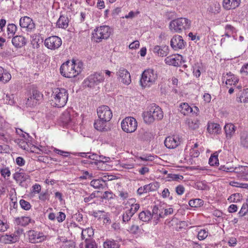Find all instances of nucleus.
I'll return each mask as SVG.
<instances>
[{
    "instance_id": "1",
    "label": "nucleus",
    "mask_w": 248,
    "mask_h": 248,
    "mask_svg": "<svg viewBox=\"0 0 248 248\" xmlns=\"http://www.w3.org/2000/svg\"><path fill=\"white\" fill-rule=\"evenodd\" d=\"M67 91L63 88L53 89L50 96L51 104L52 106L61 108L63 107L68 100Z\"/></svg>"
},
{
    "instance_id": "2",
    "label": "nucleus",
    "mask_w": 248,
    "mask_h": 248,
    "mask_svg": "<svg viewBox=\"0 0 248 248\" xmlns=\"http://www.w3.org/2000/svg\"><path fill=\"white\" fill-rule=\"evenodd\" d=\"M191 21L186 18L180 17L171 21L169 27L171 31L180 33L190 29Z\"/></svg>"
},
{
    "instance_id": "3",
    "label": "nucleus",
    "mask_w": 248,
    "mask_h": 248,
    "mask_svg": "<svg viewBox=\"0 0 248 248\" xmlns=\"http://www.w3.org/2000/svg\"><path fill=\"white\" fill-rule=\"evenodd\" d=\"M157 78L156 73L154 70L151 69L145 70L141 75L140 80V85L143 88L150 87L155 83Z\"/></svg>"
},
{
    "instance_id": "4",
    "label": "nucleus",
    "mask_w": 248,
    "mask_h": 248,
    "mask_svg": "<svg viewBox=\"0 0 248 248\" xmlns=\"http://www.w3.org/2000/svg\"><path fill=\"white\" fill-rule=\"evenodd\" d=\"M111 31L108 26L96 27L92 33V40L96 43L100 42L103 39H108L110 35Z\"/></svg>"
},
{
    "instance_id": "5",
    "label": "nucleus",
    "mask_w": 248,
    "mask_h": 248,
    "mask_svg": "<svg viewBox=\"0 0 248 248\" xmlns=\"http://www.w3.org/2000/svg\"><path fill=\"white\" fill-rule=\"evenodd\" d=\"M60 71L61 75L65 78H72L76 77V61L73 59L72 62L69 61H66L61 65Z\"/></svg>"
},
{
    "instance_id": "6",
    "label": "nucleus",
    "mask_w": 248,
    "mask_h": 248,
    "mask_svg": "<svg viewBox=\"0 0 248 248\" xmlns=\"http://www.w3.org/2000/svg\"><path fill=\"white\" fill-rule=\"evenodd\" d=\"M121 127L123 131L126 133H132L137 128V122L132 117H127L124 119L121 123Z\"/></svg>"
},
{
    "instance_id": "7",
    "label": "nucleus",
    "mask_w": 248,
    "mask_h": 248,
    "mask_svg": "<svg viewBox=\"0 0 248 248\" xmlns=\"http://www.w3.org/2000/svg\"><path fill=\"white\" fill-rule=\"evenodd\" d=\"M98 118L101 120H105V122H109L112 117V112L110 108L107 106H102L97 109Z\"/></svg>"
},
{
    "instance_id": "8",
    "label": "nucleus",
    "mask_w": 248,
    "mask_h": 248,
    "mask_svg": "<svg viewBox=\"0 0 248 248\" xmlns=\"http://www.w3.org/2000/svg\"><path fill=\"white\" fill-rule=\"evenodd\" d=\"M62 44L61 39L57 36L47 38L44 42L45 46L48 49L55 50L58 48Z\"/></svg>"
},
{
    "instance_id": "9",
    "label": "nucleus",
    "mask_w": 248,
    "mask_h": 248,
    "mask_svg": "<svg viewBox=\"0 0 248 248\" xmlns=\"http://www.w3.org/2000/svg\"><path fill=\"white\" fill-rule=\"evenodd\" d=\"M43 98V94L38 90L33 89L31 93L30 96L28 97L26 104L28 107H33L36 105L38 102Z\"/></svg>"
},
{
    "instance_id": "10",
    "label": "nucleus",
    "mask_w": 248,
    "mask_h": 248,
    "mask_svg": "<svg viewBox=\"0 0 248 248\" xmlns=\"http://www.w3.org/2000/svg\"><path fill=\"white\" fill-rule=\"evenodd\" d=\"M19 25L21 28L27 32H31L35 30V24L33 20L29 16L22 17L19 20Z\"/></svg>"
},
{
    "instance_id": "11",
    "label": "nucleus",
    "mask_w": 248,
    "mask_h": 248,
    "mask_svg": "<svg viewBox=\"0 0 248 248\" xmlns=\"http://www.w3.org/2000/svg\"><path fill=\"white\" fill-rule=\"evenodd\" d=\"M104 80V76L100 73H95L90 75L85 80L88 87L92 88L103 82Z\"/></svg>"
},
{
    "instance_id": "12",
    "label": "nucleus",
    "mask_w": 248,
    "mask_h": 248,
    "mask_svg": "<svg viewBox=\"0 0 248 248\" xmlns=\"http://www.w3.org/2000/svg\"><path fill=\"white\" fill-rule=\"evenodd\" d=\"M28 235L30 242L31 243H40L46 239V236L44 235L42 232L34 230L29 231Z\"/></svg>"
},
{
    "instance_id": "13",
    "label": "nucleus",
    "mask_w": 248,
    "mask_h": 248,
    "mask_svg": "<svg viewBox=\"0 0 248 248\" xmlns=\"http://www.w3.org/2000/svg\"><path fill=\"white\" fill-rule=\"evenodd\" d=\"M170 45L174 50H176L184 48L186 42H184L181 36L175 35L171 38Z\"/></svg>"
},
{
    "instance_id": "14",
    "label": "nucleus",
    "mask_w": 248,
    "mask_h": 248,
    "mask_svg": "<svg viewBox=\"0 0 248 248\" xmlns=\"http://www.w3.org/2000/svg\"><path fill=\"white\" fill-rule=\"evenodd\" d=\"M119 80L122 83L128 85L131 82V76L128 71L123 67H121L117 72Z\"/></svg>"
},
{
    "instance_id": "15",
    "label": "nucleus",
    "mask_w": 248,
    "mask_h": 248,
    "mask_svg": "<svg viewBox=\"0 0 248 248\" xmlns=\"http://www.w3.org/2000/svg\"><path fill=\"white\" fill-rule=\"evenodd\" d=\"M180 139L178 136H169L166 138L164 144L169 149H174L180 143Z\"/></svg>"
},
{
    "instance_id": "16",
    "label": "nucleus",
    "mask_w": 248,
    "mask_h": 248,
    "mask_svg": "<svg viewBox=\"0 0 248 248\" xmlns=\"http://www.w3.org/2000/svg\"><path fill=\"white\" fill-rule=\"evenodd\" d=\"M234 172L236 174L237 177L243 180L247 181L248 178V166H239L234 168Z\"/></svg>"
},
{
    "instance_id": "17",
    "label": "nucleus",
    "mask_w": 248,
    "mask_h": 248,
    "mask_svg": "<svg viewBox=\"0 0 248 248\" xmlns=\"http://www.w3.org/2000/svg\"><path fill=\"white\" fill-rule=\"evenodd\" d=\"M149 111L155 120H160L163 117V112L161 108L155 104H152L149 107Z\"/></svg>"
},
{
    "instance_id": "18",
    "label": "nucleus",
    "mask_w": 248,
    "mask_h": 248,
    "mask_svg": "<svg viewBox=\"0 0 248 248\" xmlns=\"http://www.w3.org/2000/svg\"><path fill=\"white\" fill-rule=\"evenodd\" d=\"M12 43L16 48H21L26 45L27 40L22 35H16L13 37Z\"/></svg>"
},
{
    "instance_id": "19",
    "label": "nucleus",
    "mask_w": 248,
    "mask_h": 248,
    "mask_svg": "<svg viewBox=\"0 0 248 248\" xmlns=\"http://www.w3.org/2000/svg\"><path fill=\"white\" fill-rule=\"evenodd\" d=\"M138 138L142 141H150L154 138V135L151 131L141 129L139 131Z\"/></svg>"
},
{
    "instance_id": "20",
    "label": "nucleus",
    "mask_w": 248,
    "mask_h": 248,
    "mask_svg": "<svg viewBox=\"0 0 248 248\" xmlns=\"http://www.w3.org/2000/svg\"><path fill=\"white\" fill-rule=\"evenodd\" d=\"M153 51L158 56L163 57L169 54V47L167 46H155L153 49Z\"/></svg>"
},
{
    "instance_id": "21",
    "label": "nucleus",
    "mask_w": 248,
    "mask_h": 248,
    "mask_svg": "<svg viewBox=\"0 0 248 248\" xmlns=\"http://www.w3.org/2000/svg\"><path fill=\"white\" fill-rule=\"evenodd\" d=\"M181 58L180 55H173L167 57L165 59V62L168 65L178 66L181 63Z\"/></svg>"
},
{
    "instance_id": "22",
    "label": "nucleus",
    "mask_w": 248,
    "mask_h": 248,
    "mask_svg": "<svg viewBox=\"0 0 248 248\" xmlns=\"http://www.w3.org/2000/svg\"><path fill=\"white\" fill-rule=\"evenodd\" d=\"M0 239L5 244H12L18 241L17 235L14 234L13 233L11 234L2 235L0 237Z\"/></svg>"
},
{
    "instance_id": "23",
    "label": "nucleus",
    "mask_w": 248,
    "mask_h": 248,
    "mask_svg": "<svg viewBox=\"0 0 248 248\" xmlns=\"http://www.w3.org/2000/svg\"><path fill=\"white\" fill-rule=\"evenodd\" d=\"M236 101L238 102L248 103V89L240 90L236 94Z\"/></svg>"
},
{
    "instance_id": "24",
    "label": "nucleus",
    "mask_w": 248,
    "mask_h": 248,
    "mask_svg": "<svg viewBox=\"0 0 248 248\" xmlns=\"http://www.w3.org/2000/svg\"><path fill=\"white\" fill-rule=\"evenodd\" d=\"M13 178L20 186H23V183L29 179V176L22 172H16L14 173Z\"/></svg>"
},
{
    "instance_id": "25",
    "label": "nucleus",
    "mask_w": 248,
    "mask_h": 248,
    "mask_svg": "<svg viewBox=\"0 0 248 248\" xmlns=\"http://www.w3.org/2000/svg\"><path fill=\"white\" fill-rule=\"evenodd\" d=\"M104 120L99 118V119L95 121L94 127L96 130L100 131H106L107 130V124L108 122H105Z\"/></svg>"
},
{
    "instance_id": "26",
    "label": "nucleus",
    "mask_w": 248,
    "mask_h": 248,
    "mask_svg": "<svg viewBox=\"0 0 248 248\" xmlns=\"http://www.w3.org/2000/svg\"><path fill=\"white\" fill-rule=\"evenodd\" d=\"M226 138L230 139L234 134L235 131V126L232 124H226L224 127Z\"/></svg>"
},
{
    "instance_id": "27",
    "label": "nucleus",
    "mask_w": 248,
    "mask_h": 248,
    "mask_svg": "<svg viewBox=\"0 0 248 248\" xmlns=\"http://www.w3.org/2000/svg\"><path fill=\"white\" fill-rule=\"evenodd\" d=\"M207 130L210 134H219L221 132V128L219 124L210 123L208 124Z\"/></svg>"
},
{
    "instance_id": "28",
    "label": "nucleus",
    "mask_w": 248,
    "mask_h": 248,
    "mask_svg": "<svg viewBox=\"0 0 248 248\" xmlns=\"http://www.w3.org/2000/svg\"><path fill=\"white\" fill-rule=\"evenodd\" d=\"M240 144L244 148L248 149V132L243 131L240 133Z\"/></svg>"
},
{
    "instance_id": "29",
    "label": "nucleus",
    "mask_w": 248,
    "mask_h": 248,
    "mask_svg": "<svg viewBox=\"0 0 248 248\" xmlns=\"http://www.w3.org/2000/svg\"><path fill=\"white\" fill-rule=\"evenodd\" d=\"M69 19L67 16L61 15L57 22V26L59 28L66 29L68 26Z\"/></svg>"
},
{
    "instance_id": "30",
    "label": "nucleus",
    "mask_w": 248,
    "mask_h": 248,
    "mask_svg": "<svg viewBox=\"0 0 248 248\" xmlns=\"http://www.w3.org/2000/svg\"><path fill=\"white\" fill-rule=\"evenodd\" d=\"M11 78V74L7 72L2 67L0 66V81L5 83L9 81Z\"/></svg>"
},
{
    "instance_id": "31",
    "label": "nucleus",
    "mask_w": 248,
    "mask_h": 248,
    "mask_svg": "<svg viewBox=\"0 0 248 248\" xmlns=\"http://www.w3.org/2000/svg\"><path fill=\"white\" fill-rule=\"evenodd\" d=\"M179 110L184 115H188L192 112V108L186 103H181L180 105Z\"/></svg>"
},
{
    "instance_id": "32",
    "label": "nucleus",
    "mask_w": 248,
    "mask_h": 248,
    "mask_svg": "<svg viewBox=\"0 0 248 248\" xmlns=\"http://www.w3.org/2000/svg\"><path fill=\"white\" fill-rule=\"evenodd\" d=\"M139 217L142 221H148L152 218V214L149 211H142L139 214Z\"/></svg>"
},
{
    "instance_id": "33",
    "label": "nucleus",
    "mask_w": 248,
    "mask_h": 248,
    "mask_svg": "<svg viewBox=\"0 0 248 248\" xmlns=\"http://www.w3.org/2000/svg\"><path fill=\"white\" fill-rule=\"evenodd\" d=\"M106 181V179H94L91 182L90 185L95 188L99 189L103 187V184Z\"/></svg>"
},
{
    "instance_id": "34",
    "label": "nucleus",
    "mask_w": 248,
    "mask_h": 248,
    "mask_svg": "<svg viewBox=\"0 0 248 248\" xmlns=\"http://www.w3.org/2000/svg\"><path fill=\"white\" fill-rule=\"evenodd\" d=\"M71 115L68 111H64L62 114L60 120L64 124L69 125L71 120Z\"/></svg>"
},
{
    "instance_id": "35",
    "label": "nucleus",
    "mask_w": 248,
    "mask_h": 248,
    "mask_svg": "<svg viewBox=\"0 0 248 248\" xmlns=\"http://www.w3.org/2000/svg\"><path fill=\"white\" fill-rule=\"evenodd\" d=\"M144 187L147 193L151 191H155L159 188V184L156 182L151 183L148 185H145Z\"/></svg>"
},
{
    "instance_id": "36",
    "label": "nucleus",
    "mask_w": 248,
    "mask_h": 248,
    "mask_svg": "<svg viewBox=\"0 0 248 248\" xmlns=\"http://www.w3.org/2000/svg\"><path fill=\"white\" fill-rule=\"evenodd\" d=\"M142 116L143 117L144 121L146 124H150L153 123L155 121V118L153 117V115L150 112L149 110L146 112H143Z\"/></svg>"
},
{
    "instance_id": "37",
    "label": "nucleus",
    "mask_w": 248,
    "mask_h": 248,
    "mask_svg": "<svg viewBox=\"0 0 248 248\" xmlns=\"http://www.w3.org/2000/svg\"><path fill=\"white\" fill-rule=\"evenodd\" d=\"M142 229L141 228V225H139L136 223H133L128 229V231L132 234H136L139 233H141Z\"/></svg>"
},
{
    "instance_id": "38",
    "label": "nucleus",
    "mask_w": 248,
    "mask_h": 248,
    "mask_svg": "<svg viewBox=\"0 0 248 248\" xmlns=\"http://www.w3.org/2000/svg\"><path fill=\"white\" fill-rule=\"evenodd\" d=\"M104 248H119V245L114 240H107L103 244Z\"/></svg>"
},
{
    "instance_id": "39",
    "label": "nucleus",
    "mask_w": 248,
    "mask_h": 248,
    "mask_svg": "<svg viewBox=\"0 0 248 248\" xmlns=\"http://www.w3.org/2000/svg\"><path fill=\"white\" fill-rule=\"evenodd\" d=\"M188 204L192 207L197 208L202 206L203 201L200 199H195L190 200L188 202Z\"/></svg>"
},
{
    "instance_id": "40",
    "label": "nucleus",
    "mask_w": 248,
    "mask_h": 248,
    "mask_svg": "<svg viewBox=\"0 0 248 248\" xmlns=\"http://www.w3.org/2000/svg\"><path fill=\"white\" fill-rule=\"evenodd\" d=\"M31 218L28 217H21L16 218V223L22 226L28 225L31 222Z\"/></svg>"
},
{
    "instance_id": "41",
    "label": "nucleus",
    "mask_w": 248,
    "mask_h": 248,
    "mask_svg": "<svg viewBox=\"0 0 248 248\" xmlns=\"http://www.w3.org/2000/svg\"><path fill=\"white\" fill-rule=\"evenodd\" d=\"M209 164L212 166H217L219 164L218 154L217 152L211 155L209 159Z\"/></svg>"
},
{
    "instance_id": "42",
    "label": "nucleus",
    "mask_w": 248,
    "mask_h": 248,
    "mask_svg": "<svg viewBox=\"0 0 248 248\" xmlns=\"http://www.w3.org/2000/svg\"><path fill=\"white\" fill-rule=\"evenodd\" d=\"M242 195L240 193H235L231 195L228 199L230 202H237L242 199Z\"/></svg>"
},
{
    "instance_id": "43",
    "label": "nucleus",
    "mask_w": 248,
    "mask_h": 248,
    "mask_svg": "<svg viewBox=\"0 0 248 248\" xmlns=\"http://www.w3.org/2000/svg\"><path fill=\"white\" fill-rule=\"evenodd\" d=\"M166 178L168 179L169 181L171 180L179 181V180L183 179L184 177L183 175L179 174L169 173Z\"/></svg>"
},
{
    "instance_id": "44",
    "label": "nucleus",
    "mask_w": 248,
    "mask_h": 248,
    "mask_svg": "<svg viewBox=\"0 0 248 248\" xmlns=\"http://www.w3.org/2000/svg\"><path fill=\"white\" fill-rule=\"evenodd\" d=\"M163 209H162L161 206L158 207L156 206H154L152 210V213L151 214L152 215L159 214L160 217H164V215H163Z\"/></svg>"
},
{
    "instance_id": "45",
    "label": "nucleus",
    "mask_w": 248,
    "mask_h": 248,
    "mask_svg": "<svg viewBox=\"0 0 248 248\" xmlns=\"http://www.w3.org/2000/svg\"><path fill=\"white\" fill-rule=\"evenodd\" d=\"M0 173L5 179L8 180L10 176L11 172L8 168H5L0 170Z\"/></svg>"
},
{
    "instance_id": "46",
    "label": "nucleus",
    "mask_w": 248,
    "mask_h": 248,
    "mask_svg": "<svg viewBox=\"0 0 248 248\" xmlns=\"http://www.w3.org/2000/svg\"><path fill=\"white\" fill-rule=\"evenodd\" d=\"M248 212V205L247 203H244L241 208L240 211L238 212L239 217L245 216Z\"/></svg>"
},
{
    "instance_id": "47",
    "label": "nucleus",
    "mask_w": 248,
    "mask_h": 248,
    "mask_svg": "<svg viewBox=\"0 0 248 248\" xmlns=\"http://www.w3.org/2000/svg\"><path fill=\"white\" fill-rule=\"evenodd\" d=\"M208 235V232L205 229L201 230L198 234V238L200 240L205 239Z\"/></svg>"
},
{
    "instance_id": "48",
    "label": "nucleus",
    "mask_w": 248,
    "mask_h": 248,
    "mask_svg": "<svg viewBox=\"0 0 248 248\" xmlns=\"http://www.w3.org/2000/svg\"><path fill=\"white\" fill-rule=\"evenodd\" d=\"M19 203L21 208L25 210H29L31 208L30 202L24 200H21L19 202Z\"/></svg>"
},
{
    "instance_id": "49",
    "label": "nucleus",
    "mask_w": 248,
    "mask_h": 248,
    "mask_svg": "<svg viewBox=\"0 0 248 248\" xmlns=\"http://www.w3.org/2000/svg\"><path fill=\"white\" fill-rule=\"evenodd\" d=\"M17 27L14 24H10L7 26V31L8 32V34H11L12 35L15 34L16 30Z\"/></svg>"
},
{
    "instance_id": "50",
    "label": "nucleus",
    "mask_w": 248,
    "mask_h": 248,
    "mask_svg": "<svg viewBox=\"0 0 248 248\" xmlns=\"http://www.w3.org/2000/svg\"><path fill=\"white\" fill-rule=\"evenodd\" d=\"M9 228V224L7 223L6 221H4L3 220H1L0 219V232H6L8 229Z\"/></svg>"
},
{
    "instance_id": "51",
    "label": "nucleus",
    "mask_w": 248,
    "mask_h": 248,
    "mask_svg": "<svg viewBox=\"0 0 248 248\" xmlns=\"http://www.w3.org/2000/svg\"><path fill=\"white\" fill-rule=\"evenodd\" d=\"M132 216L130 215V213L127 210L123 213L122 216V221L123 223L128 222L130 220Z\"/></svg>"
},
{
    "instance_id": "52",
    "label": "nucleus",
    "mask_w": 248,
    "mask_h": 248,
    "mask_svg": "<svg viewBox=\"0 0 248 248\" xmlns=\"http://www.w3.org/2000/svg\"><path fill=\"white\" fill-rule=\"evenodd\" d=\"M219 170L226 172H234V168L229 167V166L225 165H221Z\"/></svg>"
},
{
    "instance_id": "53",
    "label": "nucleus",
    "mask_w": 248,
    "mask_h": 248,
    "mask_svg": "<svg viewBox=\"0 0 248 248\" xmlns=\"http://www.w3.org/2000/svg\"><path fill=\"white\" fill-rule=\"evenodd\" d=\"M185 188L183 185H179L175 188V191L178 195H182L184 194Z\"/></svg>"
},
{
    "instance_id": "54",
    "label": "nucleus",
    "mask_w": 248,
    "mask_h": 248,
    "mask_svg": "<svg viewBox=\"0 0 248 248\" xmlns=\"http://www.w3.org/2000/svg\"><path fill=\"white\" fill-rule=\"evenodd\" d=\"M76 66H77L76 68V73L77 76H78L81 72L82 70L83 63L81 62H78L77 63H76Z\"/></svg>"
},
{
    "instance_id": "55",
    "label": "nucleus",
    "mask_w": 248,
    "mask_h": 248,
    "mask_svg": "<svg viewBox=\"0 0 248 248\" xmlns=\"http://www.w3.org/2000/svg\"><path fill=\"white\" fill-rule=\"evenodd\" d=\"M222 5L224 8L226 10L232 9L230 0H223Z\"/></svg>"
},
{
    "instance_id": "56",
    "label": "nucleus",
    "mask_w": 248,
    "mask_h": 248,
    "mask_svg": "<svg viewBox=\"0 0 248 248\" xmlns=\"http://www.w3.org/2000/svg\"><path fill=\"white\" fill-rule=\"evenodd\" d=\"M54 152L64 157H67L70 155L69 152L63 151L57 148H54Z\"/></svg>"
},
{
    "instance_id": "57",
    "label": "nucleus",
    "mask_w": 248,
    "mask_h": 248,
    "mask_svg": "<svg viewBox=\"0 0 248 248\" xmlns=\"http://www.w3.org/2000/svg\"><path fill=\"white\" fill-rule=\"evenodd\" d=\"M4 100H6V103L10 105H12L14 103L13 94H6L5 97L4 98Z\"/></svg>"
},
{
    "instance_id": "58",
    "label": "nucleus",
    "mask_w": 248,
    "mask_h": 248,
    "mask_svg": "<svg viewBox=\"0 0 248 248\" xmlns=\"http://www.w3.org/2000/svg\"><path fill=\"white\" fill-rule=\"evenodd\" d=\"M206 187H207L206 185L204 184V183H203L202 182H197L195 184V187L196 188H197V189L202 190L205 189Z\"/></svg>"
},
{
    "instance_id": "59",
    "label": "nucleus",
    "mask_w": 248,
    "mask_h": 248,
    "mask_svg": "<svg viewBox=\"0 0 248 248\" xmlns=\"http://www.w3.org/2000/svg\"><path fill=\"white\" fill-rule=\"evenodd\" d=\"M238 82V79L237 78H233L228 79L226 81L227 85H236Z\"/></svg>"
},
{
    "instance_id": "60",
    "label": "nucleus",
    "mask_w": 248,
    "mask_h": 248,
    "mask_svg": "<svg viewBox=\"0 0 248 248\" xmlns=\"http://www.w3.org/2000/svg\"><path fill=\"white\" fill-rule=\"evenodd\" d=\"M7 137L8 136L4 134L3 130L1 129H0V140L7 142L8 140Z\"/></svg>"
},
{
    "instance_id": "61",
    "label": "nucleus",
    "mask_w": 248,
    "mask_h": 248,
    "mask_svg": "<svg viewBox=\"0 0 248 248\" xmlns=\"http://www.w3.org/2000/svg\"><path fill=\"white\" fill-rule=\"evenodd\" d=\"M188 125H189V127L192 129H196L197 128H198L199 127V124L196 121H189L188 122Z\"/></svg>"
},
{
    "instance_id": "62",
    "label": "nucleus",
    "mask_w": 248,
    "mask_h": 248,
    "mask_svg": "<svg viewBox=\"0 0 248 248\" xmlns=\"http://www.w3.org/2000/svg\"><path fill=\"white\" fill-rule=\"evenodd\" d=\"M77 113H75L73 115V117L71 116V120L70 122L69 123L70 125H75L76 124H77L78 123V118L77 117Z\"/></svg>"
},
{
    "instance_id": "63",
    "label": "nucleus",
    "mask_w": 248,
    "mask_h": 248,
    "mask_svg": "<svg viewBox=\"0 0 248 248\" xmlns=\"http://www.w3.org/2000/svg\"><path fill=\"white\" fill-rule=\"evenodd\" d=\"M16 162L17 165L19 166H23L24 165L25 161L24 158L22 157H17L16 159Z\"/></svg>"
},
{
    "instance_id": "64",
    "label": "nucleus",
    "mask_w": 248,
    "mask_h": 248,
    "mask_svg": "<svg viewBox=\"0 0 248 248\" xmlns=\"http://www.w3.org/2000/svg\"><path fill=\"white\" fill-rule=\"evenodd\" d=\"M83 231L84 232V233H86L90 237L93 236L94 234L93 230L92 228H88Z\"/></svg>"
}]
</instances>
